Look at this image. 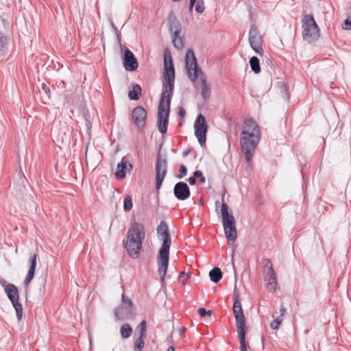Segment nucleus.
<instances>
[{
  "instance_id": "obj_1",
  "label": "nucleus",
  "mask_w": 351,
  "mask_h": 351,
  "mask_svg": "<svg viewBox=\"0 0 351 351\" xmlns=\"http://www.w3.org/2000/svg\"><path fill=\"white\" fill-rule=\"evenodd\" d=\"M162 93L159 102L157 116L158 130L165 134L167 130L169 107L175 82V71L172 58L167 51L164 54Z\"/></svg>"
},
{
  "instance_id": "obj_2",
  "label": "nucleus",
  "mask_w": 351,
  "mask_h": 351,
  "mask_svg": "<svg viewBox=\"0 0 351 351\" xmlns=\"http://www.w3.org/2000/svg\"><path fill=\"white\" fill-rule=\"evenodd\" d=\"M261 136V133L257 123L251 118L245 119L241 134L240 144L247 162L254 157Z\"/></svg>"
},
{
  "instance_id": "obj_3",
  "label": "nucleus",
  "mask_w": 351,
  "mask_h": 351,
  "mask_svg": "<svg viewBox=\"0 0 351 351\" xmlns=\"http://www.w3.org/2000/svg\"><path fill=\"white\" fill-rule=\"evenodd\" d=\"M145 238L144 225L134 220L128 230L127 239L123 242V247L131 258H137L139 256Z\"/></svg>"
},
{
  "instance_id": "obj_4",
  "label": "nucleus",
  "mask_w": 351,
  "mask_h": 351,
  "mask_svg": "<svg viewBox=\"0 0 351 351\" xmlns=\"http://www.w3.org/2000/svg\"><path fill=\"white\" fill-rule=\"evenodd\" d=\"M157 234L159 239L162 241V244L159 250L158 256V271L160 276L161 281L163 282L168 268L169 249L171 243L168 226L165 221H160L158 226Z\"/></svg>"
},
{
  "instance_id": "obj_5",
  "label": "nucleus",
  "mask_w": 351,
  "mask_h": 351,
  "mask_svg": "<svg viewBox=\"0 0 351 351\" xmlns=\"http://www.w3.org/2000/svg\"><path fill=\"white\" fill-rule=\"evenodd\" d=\"M185 69L188 77L195 82L199 78L202 85V96L206 99L210 96V85L207 83L205 75L198 67L194 52L189 49L185 56Z\"/></svg>"
},
{
  "instance_id": "obj_6",
  "label": "nucleus",
  "mask_w": 351,
  "mask_h": 351,
  "mask_svg": "<svg viewBox=\"0 0 351 351\" xmlns=\"http://www.w3.org/2000/svg\"><path fill=\"white\" fill-rule=\"evenodd\" d=\"M302 22L303 39L308 43L317 41L320 36V30L313 15H305Z\"/></svg>"
},
{
  "instance_id": "obj_7",
  "label": "nucleus",
  "mask_w": 351,
  "mask_h": 351,
  "mask_svg": "<svg viewBox=\"0 0 351 351\" xmlns=\"http://www.w3.org/2000/svg\"><path fill=\"white\" fill-rule=\"evenodd\" d=\"M222 223L226 237L228 241H234L237 237L235 219L232 213H228V206L223 203L221 206Z\"/></svg>"
},
{
  "instance_id": "obj_8",
  "label": "nucleus",
  "mask_w": 351,
  "mask_h": 351,
  "mask_svg": "<svg viewBox=\"0 0 351 351\" xmlns=\"http://www.w3.org/2000/svg\"><path fill=\"white\" fill-rule=\"evenodd\" d=\"M5 292L16 311L18 320H21L23 316V307L19 302V292L18 288L14 285L8 284L5 287Z\"/></svg>"
},
{
  "instance_id": "obj_9",
  "label": "nucleus",
  "mask_w": 351,
  "mask_h": 351,
  "mask_svg": "<svg viewBox=\"0 0 351 351\" xmlns=\"http://www.w3.org/2000/svg\"><path fill=\"white\" fill-rule=\"evenodd\" d=\"M156 189L159 190L162 186V182L167 172V161L165 158H162L160 155H158L156 166Z\"/></svg>"
},
{
  "instance_id": "obj_10",
  "label": "nucleus",
  "mask_w": 351,
  "mask_h": 351,
  "mask_svg": "<svg viewBox=\"0 0 351 351\" xmlns=\"http://www.w3.org/2000/svg\"><path fill=\"white\" fill-rule=\"evenodd\" d=\"M233 312L236 319V326L238 334L246 333L247 328L240 301L236 300L234 302L233 305Z\"/></svg>"
},
{
  "instance_id": "obj_11",
  "label": "nucleus",
  "mask_w": 351,
  "mask_h": 351,
  "mask_svg": "<svg viewBox=\"0 0 351 351\" xmlns=\"http://www.w3.org/2000/svg\"><path fill=\"white\" fill-rule=\"evenodd\" d=\"M195 134L197 138L198 142L203 146L206 140V134L208 130V126L204 117L199 114L194 123Z\"/></svg>"
},
{
  "instance_id": "obj_12",
  "label": "nucleus",
  "mask_w": 351,
  "mask_h": 351,
  "mask_svg": "<svg viewBox=\"0 0 351 351\" xmlns=\"http://www.w3.org/2000/svg\"><path fill=\"white\" fill-rule=\"evenodd\" d=\"M263 38L257 28L252 25L249 32V43L252 49L258 54L263 56Z\"/></svg>"
},
{
  "instance_id": "obj_13",
  "label": "nucleus",
  "mask_w": 351,
  "mask_h": 351,
  "mask_svg": "<svg viewBox=\"0 0 351 351\" xmlns=\"http://www.w3.org/2000/svg\"><path fill=\"white\" fill-rule=\"evenodd\" d=\"M147 112L142 106L136 107L132 114V118L134 123L138 128L143 127L145 123Z\"/></svg>"
},
{
  "instance_id": "obj_14",
  "label": "nucleus",
  "mask_w": 351,
  "mask_h": 351,
  "mask_svg": "<svg viewBox=\"0 0 351 351\" xmlns=\"http://www.w3.org/2000/svg\"><path fill=\"white\" fill-rule=\"evenodd\" d=\"M173 193L179 200H185L190 196V190L185 182H180L174 186Z\"/></svg>"
},
{
  "instance_id": "obj_15",
  "label": "nucleus",
  "mask_w": 351,
  "mask_h": 351,
  "mask_svg": "<svg viewBox=\"0 0 351 351\" xmlns=\"http://www.w3.org/2000/svg\"><path fill=\"white\" fill-rule=\"evenodd\" d=\"M123 66L129 71H135L138 66L136 58L129 49L125 50Z\"/></svg>"
},
{
  "instance_id": "obj_16",
  "label": "nucleus",
  "mask_w": 351,
  "mask_h": 351,
  "mask_svg": "<svg viewBox=\"0 0 351 351\" xmlns=\"http://www.w3.org/2000/svg\"><path fill=\"white\" fill-rule=\"evenodd\" d=\"M265 280L267 282V290L269 292L275 291L277 287V279L271 265L267 268V271L265 274Z\"/></svg>"
},
{
  "instance_id": "obj_17",
  "label": "nucleus",
  "mask_w": 351,
  "mask_h": 351,
  "mask_svg": "<svg viewBox=\"0 0 351 351\" xmlns=\"http://www.w3.org/2000/svg\"><path fill=\"white\" fill-rule=\"evenodd\" d=\"M132 169V165L125 158H123L117 165L115 176L117 179H123L125 177L126 172H130Z\"/></svg>"
},
{
  "instance_id": "obj_18",
  "label": "nucleus",
  "mask_w": 351,
  "mask_h": 351,
  "mask_svg": "<svg viewBox=\"0 0 351 351\" xmlns=\"http://www.w3.org/2000/svg\"><path fill=\"white\" fill-rule=\"evenodd\" d=\"M37 259H38V255L36 254H34L29 258V270L27 271V274L26 277L23 282V283L25 286H27L31 282L32 279L34 278L36 263H37Z\"/></svg>"
},
{
  "instance_id": "obj_19",
  "label": "nucleus",
  "mask_w": 351,
  "mask_h": 351,
  "mask_svg": "<svg viewBox=\"0 0 351 351\" xmlns=\"http://www.w3.org/2000/svg\"><path fill=\"white\" fill-rule=\"evenodd\" d=\"M132 309L121 305L114 310V315L117 319L124 320L132 314Z\"/></svg>"
},
{
  "instance_id": "obj_20",
  "label": "nucleus",
  "mask_w": 351,
  "mask_h": 351,
  "mask_svg": "<svg viewBox=\"0 0 351 351\" xmlns=\"http://www.w3.org/2000/svg\"><path fill=\"white\" fill-rule=\"evenodd\" d=\"M141 95V88L138 84H135L132 90L128 93V97L132 100H138Z\"/></svg>"
},
{
  "instance_id": "obj_21",
  "label": "nucleus",
  "mask_w": 351,
  "mask_h": 351,
  "mask_svg": "<svg viewBox=\"0 0 351 351\" xmlns=\"http://www.w3.org/2000/svg\"><path fill=\"white\" fill-rule=\"evenodd\" d=\"M210 280L214 282H219L222 278V273L219 267H215L209 272Z\"/></svg>"
},
{
  "instance_id": "obj_22",
  "label": "nucleus",
  "mask_w": 351,
  "mask_h": 351,
  "mask_svg": "<svg viewBox=\"0 0 351 351\" xmlns=\"http://www.w3.org/2000/svg\"><path fill=\"white\" fill-rule=\"evenodd\" d=\"M120 332L123 339H127L131 336L132 328L128 324H125L121 326Z\"/></svg>"
},
{
  "instance_id": "obj_23",
  "label": "nucleus",
  "mask_w": 351,
  "mask_h": 351,
  "mask_svg": "<svg viewBox=\"0 0 351 351\" xmlns=\"http://www.w3.org/2000/svg\"><path fill=\"white\" fill-rule=\"evenodd\" d=\"M169 30L172 33V34H181L182 29L181 26L178 21L176 19L173 21H171L169 23Z\"/></svg>"
},
{
  "instance_id": "obj_24",
  "label": "nucleus",
  "mask_w": 351,
  "mask_h": 351,
  "mask_svg": "<svg viewBox=\"0 0 351 351\" xmlns=\"http://www.w3.org/2000/svg\"><path fill=\"white\" fill-rule=\"evenodd\" d=\"M173 44L174 47L178 49H180L184 47V41L181 34L173 35Z\"/></svg>"
},
{
  "instance_id": "obj_25",
  "label": "nucleus",
  "mask_w": 351,
  "mask_h": 351,
  "mask_svg": "<svg viewBox=\"0 0 351 351\" xmlns=\"http://www.w3.org/2000/svg\"><path fill=\"white\" fill-rule=\"evenodd\" d=\"M250 64L252 70L255 73H259L261 71V68L259 65V60L257 57L253 56L250 60Z\"/></svg>"
},
{
  "instance_id": "obj_26",
  "label": "nucleus",
  "mask_w": 351,
  "mask_h": 351,
  "mask_svg": "<svg viewBox=\"0 0 351 351\" xmlns=\"http://www.w3.org/2000/svg\"><path fill=\"white\" fill-rule=\"evenodd\" d=\"M133 203L132 197L130 195H127L124 197L123 199V209L125 211H129L132 208Z\"/></svg>"
},
{
  "instance_id": "obj_27",
  "label": "nucleus",
  "mask_w": 351,
  "mask_h": 351,
  "mask_svg": "<svg viewBox=\"0 0 351 351\" xmlns=\"http://www.w3.org/2000/svg\"><path fill=\"white\" fill-rule=\"evenodd\" d=\"M144 337H141L140 335L139 337L136 340L134 343V350L135 351H141L142 348L145 346V342L143 340Z\"/></svg>"
},
{
  "instance_id": "obj_28",
  "label": "nucleus",
  "mask_w": 351,
  "mask_h": 351,
  "mask_svg": "<svg viewBox=\"0 0 351 351\" xmlns=\"http://www.w3.org/2000/svg\"><path fill=\"white\" fill-rule=\"evenodd\" d=\"M122 304L121 305H123V306L125 307H128L130 309H134V304H133V302H132V300L126 297L124 294H122Z\"/></svg>"
},
{
  "instance_id": "obj_29",
  "label": "nucleus",
  "mask_w": 351,
  "mask_h": 351,
  "mask_svg": "<svg viewBox=\"0 0 351 351\" xmlns=\"http://www.w3.org/2000/svg\"><path fill=\"white\" fill-rule=\"evenodd\" d=\"M245 335L246 333L238 334L240 345H241V351H247V343L245 341Z\"/></svg>"
},
{
  "instance_id": "obj_30",
  "label": "nucleus",
  "mask_w": 351,
  "mask_h": 351,
  "mask_svg": "<svg viewBox=\"0 0 351 351\" xmlns=\"http://www.w3.org/2000/svg\"><path fill=\"white\" fill-rule=\"evenodd\" d=\"M283 319L281 317H278L276 319L270 324V327L274 330H278L280 325L282 324Z\"/></svg>"
},
{
  "instance_id": "obj_31",
  "label": "nucleus",
  "mask_w": 351,
  "mask_h": 351,
  "mask_svg": "<svg viewBox=\"0 0 351 351\" xmlns=\"http://www.w3.org/2000/svg\"><path fill=\"white\" fill-rule=\"evenodd\" d=\"M195 10L199 14H202L204 11V4L202 0L197 1L195 5Z\"/></svg>"
},
{
  "instance_id": "obj_32",
  "label": "nucleus",
  "mask_w": 351,
  "mask_h": 351,
  "mask_svg": "<svg viewBox=\"0 0 351 351\" xmlns=\"http://www.w3.org/2000/svg\"><path fill=\"white\" fill-rule=\"evenodd\" d=\"M194 177L199 179L200 183L203 184L206 182V178L204 176L202 171L197 170L193 173Z\"/></svg>"
},
{
  "instance_id": "obj_33",
  "label": "nucleus",
  "mask_w": 351,
  "mask_h": 351,
  "mask_svg": "<svg viewBox=\"0 0 351 351\" xmlns=\"http://www.w3.org/2000/svg\"><path fill=\"white\" fill-rule=\"evenodd\" d=\"M138 327L140 328V335H141V337H145L146 335V322L145 320L142 321Z\"/></svg>"
},
{
  "instance_id": "obj_34",
  "label": "nucleus",
  "mask_w": 351,
  "mask_h": 351,
  "mask_svg": "<svg viewBox=\"0 0 351 351\" xmlns=\"http://www.w3.org/2000/svg\"><path fill=\"white\" fill-rule=\"evenodd\" d=\"M186 167L184 165H181L180 167L179 173L177 175V178L181 179L186 175Z\"/></svg>"
},
{
  "instance_id": "obj_35",
  "label": "nucleus",
  "mask_w": 351,
  "mask_h": 351,
  "mask_svg": "<svg viewBox=\"0 0 351 351\" xmlns=\"http://www.w3.org/2000/svg\"><path fill=\"white\" fill-rule=\"evenodd\" d=\"M198 313L199 314L202 316V317H204L206 315H209L210 316L211 314H212V312L210 311H206L205 308H199L198 310Z\"/></svg>"
},
{
  "instance_id": "obj_36",
  "label": "nucleus",
  "mask_w": 351,
  "mask_h": 351,
  "mask_svg": "<svg viewBox=\"0 0 351 351\" xmlns=\"http://www.w3.org/2000/svg\"><path fill=\"white\" fill-rule=\"evenodd\" d=\"M342 27L344 29L351 30V20L349 19H346Z\"/></svg>"
},
{
  "instance_id": "obj_37",
  "label": "nucleus",
  "mask_w": 351,
  "mask_h": 351,
  "mask_svg": "<svg viewBox=\"0 0 351 351\" xmlns=\"http://www.w3.org/2000/svg\"><path fill=\"white\" fill-rule=\"evenodd\" d=\"M110 23H111V25L112 27V28L114 29L117 36L118 38H119L121 36V32L119 31L118 28L117 27V26L114 25V23H113L112 21V19H110Z\"/></svg>"
},
{
  "instance_id": "obj_38",
  "label": "nucleus",
  "mask_w": 351,
  "mask_h": 351,
  "mask_svg": "<svg viewBox=\"0 0 351 351\" xmlns=\"http://www.w3.org/2000/svg\"><path fill=\"white\" fill-rule=\"evenodd\" d=\"M285 311H286L285 308V307H284V306L282 304V305L280 306V316H279V317H281V318H282V319H283V316H284V315H285Z\"/></svg>"
},
{
  "instance_id": "obj_39",
  "label": "nucleus",
  "mask_w": 351,
  "mask_h": 351,
  "mask_svg": "<svg viewBox=\"0 0 351 351\" xmlns=\"http://www.w3.org/2000/svg\"><path fill=\"white\" fill-rule=\"evenodd\" d=\"M188 182L191 185H194L196 183V177H191L188 179Z\"/></svg>"
},
{
  "instance_id": "obj_40",
  "label": "nucleus",
  "mask_w": 351,
  "mask_h": 351,
  "mask_svg": "<svg viewBox=\"0 0 351 351\" xmlns=\"http://www.w3.org/2000/svg\"><path fill=\"white\" fill-rule=\"evenodd\" d=\"M178 114L180 117H184L186 114L185 110L182 107H180L179 108Z\"/></svg>"
},
{
  "instance_id": "obj_41",
  "label": "nucleus",
  "mask_w": 351,
  "mask_h": 351,
  "mask_svg": "<svg viewBox=\"0 0 351 351\" xmlns=\"http://www.w3.org/2000/svg\"><path fill=\"white\" fill-rule=\"evenodd\" d=\"M42 88L46 95H48V93H49V88L45 84H43Z\"/></svg>"
},
{
  "instance_id": "obj_42",
  "label": "nucleus",
  "mask_w": 351,
  "mask_h": 351,
  "mask_svg": "<svg viewBox=\"0 0 351 351\" xmlns=\"http://www.w3.org/2000/svg\"><path fill=\"white\" fill-rule=\"evenodd\" d=\"M195 1H196V0H190V2H189V10L190 11H191L193 10V8L194 6Z\"/></svg>"
},
{
  "instance_id": "obj_43",
  "label": "nucleus",
  "mask_w": 351,
  "mask_h": 351,
  "mask_svg": "<svg viewBox=\"0 0 351 351\" xmlns=\"http://www.w3.org/2000/svg\"><path fill=\"white\" fill-rule=\"evenodd\" d=\"M190 277H191V274L189 273H188L186 275V279L183 280L182 283L186 284L187 279H189Z\"/></svg>"
},
{
  "instance_id": "obj_44",
  "label": "nucleus",
  "mask_w": 351,
  "mask_h": 351,
  "mask_svg": "<svg viewBox=\"0 0 351 351\" xmlns=\"http://www.w3.org/2000/svg\"><path fill=\"white\" fill-rule=\"evenodd\" d=\"M167 351H175V348L173 346H170L169 347V348L167 349Z\"/></svg>"
},
{
  "instance_id": "obj_45",
  "label": "nucleus",
  "mask_w": 351,
  "mask_h": 351,
  "mask_svg": "<svg viewBox=\"0 0 351 351\" xmlns=\"http://www.w3.org/2000/svg\"><path fill=\"white\" fill-rule=\"evenodd\" d=\"M184 276H185V273L183 271L179 274V278H182Z\"/></svg>"
},
{
  "instance_id": "obj_46",
  "label": "nucleus",
  "mask_w": 351,
  "mask_h": 351,
  "mask_svg": "<svg viewBox=\"0 0 351 351\" xmlns=\"http://www.w3.org/2000/svg\"><path fill=\"white\" fill-rule=\"evenodd\" d=\"M3 37H1V42H2V43H3ZM1 49L4 47H3V44L1 45Z\"/></svg>"
},
{
  "instance_id": "obj_47",
  "label": "nucleus",
  "mask_w": 351,
  "mask_h": 351,
  "mask_svg": "<svg viewBox=\"0 0 351 351\" xmlns=\"http://www.w3.org/2000/svg\"><path fill=\"white\" fill-rule=\"evenodd\" d=\"M187 154H188V152H184L183 153V156H187Z\"/></svg>"
},
{
  "instance_id": "obj_48",
  "label": "nucleus",
  "mask_w": 351,
  "mask_h": 351,
  "mask_svg": "<svg viewBox=\"0 0 351 351\" xmlns=\"http://www.w3.org/2000/svg\"><path fill=\"white\" fill-rule=\"evenodd\" d=\"M271 60H267V64H271Z\"/></svg>"
},
{
  "instance_id": "obj_49",
  "label": "nucleus",
  "mask_w": 351,
  "mask_h": 351,
  "mask_svg": "<svg viewBox=\"0 0 351 351\" xmlns=\"http://www.w3.org/2000/svg\"><path fill=\"white\" fill-rule=\"evenodd\" d=\"M215 204H216V206H218V204H219V202H216V203H215Z\"/></svg>"
}]
</instances>
